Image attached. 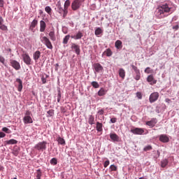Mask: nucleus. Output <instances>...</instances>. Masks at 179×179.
<instances>
[{"mask_svg":"<svg viewBox=\"0 0 179 179\" xmlns=\"http://www.w3.org/2000/svg\"><path fill=\"white\" fill-rule=\"evenodd\" d=\"M171 10V8L169 6V4L166 3L162 4L157 8L155 11V16L158 19H164V17H167V16H169L167 13H170Z\"/></svg>","mask_w":179,"mask_h":179,"instance_id":"obj_1","label":"nucleus"},{"mask_svg":"<svg viewBox=\"0 0 179 179\" xmlns=\"http://www.w3.org/2000/svg\"><path fill=\"white\" fill-rule=\"evenodd\" d=\"M34 149L44 152L47 149V143L45 141L39 142L34 146Z\"/></svg>","mask_w":179,"mask_h":179,"instance_id":"obj_2","label":"nucleus"},{"mask_svg":"<svg viewBox=\"0 0 179 179\" xmlns=\"http://www.w3.org/2000/svg\"><path fill=\"white\" fill-rule=\"evenodd\" d=\"M41 41L45 44V45H46L47 48H49V50H52V43H51V41H50L48 38L46 36H43Z\"/></svg>","mask_w":179,"mask_h":179,"instance_id":"obj_3","label":"nucleus"},{"mask_svg":"<svg viewBox=\"0 0 179 179\" xmlns=\"http://www.w3.org/2000/svg\"><path fill=\"white\" fill-rule=\"evenodd\" d=\"M82 6V1L80 0H74L71 3V9L73 10H78Z\"/></svg>","mask_w":179,"mask_h":179,"instance_id":"obj_4","label":"nucleus"},{"mask_svg":"<svg viewBox=\"0 0 179 179\" xmlns=\"http://www.w3.org/2000/svg\"><path fill=\"white\" fill-rule=\"evenodd\" d=\"M131 66L133 69V71H134L136 76H134V79L136 80H139V79H141V71L139 70V69H138V67L134 64H131Z\"/></svg>","mask_w":179,"mask_h":179,"instance_id":"obj_5","label":"nucleus"},{"mask_svg":"<svg viewBox=\"0 0 179 179\" xmlns=\"http://www.w3.org/2000/svg\"><path fill=\"white\" fill-rule=\"evenodd\" d=\"M22 59L26 65H31V58L27 53L22 55Z\"/></svg>","mask_w":179,"mask_h":179,"instance_id":"obj_6","label":"nucleus"},{"mask_svg":"<svg viewBox=\"0 0 179 179\" xmlns=\"http://www.w3.org/2000/svg\"><path fill=\"white\" fill-rule=\"evenodd\" d=\"M30 115V112L27 111L26 116L23 118V122L24 124H33V119H31V117Z\"/></svg>","mask_w":179,"mask_h":179,"instance_id":"obj_7","label":"nucleus"},{"mask_svg":"<svg viewBox=\"0 0 179 179\" xmlns=\"http://www.w3.org/2000/svg\"><path fill=\"white\" fill-rule=\"evenodd\" d=\"M10 64L15 71H19L20 69V63L16 60L10 59Z\"/></svg>","mask_w":179,"mask_h":179,"instance_id":"obj_8","label":"nucleus"},{"mask_svg":"<svg viewBox=\"0 0 179 179\" xmlns=\"http://www.w3.org/2000/svg\"><path fill=\"white\" fill-rule=\"evenodd\" d=\"M159 99V92H153L150 95L149 101L150 103H155V101H157Z\"/></svg>","mask_w":179,"mask_h":179,"instance_id":"obj_9","label":"nucleus"},{"mask_svg":"<svg viewBox=\"0 0 179 179\" xmlns=\"http://www.w3.org/2000/svg\"><path fill=\"white\" fill-rule=\"evenodd\" d=\"M131 132L134 134V135H143V134L145 132V130L142 128H135L131 129Z\"/></svg>","mask_w":179,"mask_h":179,"instance_id":"obj_10","label":"nucleus"},{"mask_svg":"<svg viewBox=\"0 0 179 179\" xmlns=\"http://www.w3.org/2000/svg\"><path fill=\"white\" fill-rule=\"evenodd\" d=\"M71 6V1L70 0H66L64 3V14H63V17L65 18L66 17V15H68V8Z\"/></svg>","mask_w":179,"mask_h":179,"instance_id":"obj_11","label":"nucleus"},{"mask_svg":"<svg viewBox=\"0 0 179 179\" xmlns=\"http://www.w3.org/2000/svg\"><path fill=\"white\" fill-rule=\"evenodd\" d=\"M57 10V11L60 14V15H64L65 14V8H62V5H61V1H59L56 5Z\"/></svg>","mask_w":179,"mask_h":179,"instance_id":"obj_12","label":"nucleus"},{"mask_svg":"<svg viewBox=\"0 0 179 179\" xmlns=\"http://www.w3.org/2000/svg\"><path fill=\"white\" fill-rule=\"evenodd\" d=\"M71 48L72 50H75V52L76 54H77V55H80V46H79L78 45H76V43H72Z\"/></svg>","mask_w":179,"mask_h":179,"instance_id":"obj_13","label":"nucleus"},{"mask_svg":"<svg viewBox=\"0 0 179 179\" xmlns=\"http://www.w3.org/2000/svg\"><path fill=\"white\" fill-rule=\"evenodd\" d=\"M93 67L95 71H96L98 73L103 71V66H101V64H100L99 63L94 64Z\"/></svg>","mask_w":179,"mask_h":179,"instance_id":"obj_14","label":"nucleus"},{"mask_svg":"<svg viewBox=\"0 0 179 179\" xmlns=\"http://www.w3.org/2000/svg\"><path fill=\"white\" fill-rule=\"evenodd\" d=\"M159 141L163 143H167V142L170 141V138H169V136H167V135L162 134L159 136Z\"/></svg>","mask_w":179,"mask_h":179,"instance_id":"obj_15","label":"nucleus"},{"mask_svg":"<svg viewBox=\"0 0 179 179\" xmlns=\"http://www.w3.org/2000/svg\"><path fill=\"white\" fill-rule=\"evenodd\" d=\"M110 138L113 142H120V136H118V135H117L115 133L110 134Z\"/></svg>","mask_w":179,"mask_h":179,"instance_id":"obj_16","label":"nucleus"},{"mask_svg":"<svg viewBox=\"0 0 179 179\" xmlns=\"http://www.w3.org/2000/svg\"><path fill=\"white\" fill-rule=\"evenodd\" d=\"M40 57H41V52L39 50H36L34 54H33V58L36 62L38 61L40 59Z\"/></svg>","mask_w":179,"mask_h":179,"instance_id":"obj_17","label":"nucleus"},{"mask_svg":"<svg viewBox=\"0 0 179 179\" xmlns=\"http://www.w3.org/2000/svg\"><path fill=\"white\" fill-rule=\"evenodd\" d=\"M45 27H47V24H45V22L41 20L40 21V31H41V33H44V31H45Z\"/></svg>","mask_w":179,"mask_h":179,"instance_id":"obj_18","label":"nucleus"},{"mask_svg":"<svg viewBox=\"0 0 179 179\" xmlns=\"http://www.w3.org/2000/svg\"><path fill=\"white\" fill-rule=\"evenodd\" d=\"M147 81L149 82L150 85H156V83H157V80H155V78L152 75L148 76Z\"/></svg>","mask_w":179,"mask_h":179,"instance_id":"obj_19","label":"nucleus"},{"mask_svg":"<svg viewBox=\"0 0 179 179\" xmlns=\"http://www.w3.org/2000/svg\"><path fill=\"white\" fill-rule=\"evenodd\" d=\"M0 30L8 31V27L3 24V19L2 17L0 18Z\"/></svg>","mask_w":179,"mask_h":179,"instance_id":"obj_20","label":"nucleus"},{"mask_svg":"<svg viewBox=\"0 0 179 179\" xmlns=\"http://www.w3.org/2000/svg\"><path fill=\"white\" fill-rule=\"evenodd\" d=\"M16 82L17 83H18L17 90L18 92H20L22 89H23V82L22 81V80H20V78H17Z\"/></svg>","mask_w":179,"mask_h":179,"instance_id":"obj_21","label":"nucleus"},{"mask_svg":"<svg viewBox=\"0 0 179 179\" xmlns=\"http://www.w3.org/2000/svg\"><path fill=\"white\" fill-rule=\"evenodd\" d=\"M83 37V34L81 31H78L76 35L71 36V38H74V40H80Z\"/></svg>","mask_w":179,"mask_h":179,"instance_id":"obj_22","label":"nucleus"},{"mask_svg":"<svg viewBox=\"0 0 179 179\" xmlns=\"http://www.w3.org/2000/svg\"><path fill=\"white\" fill-rule=\"evenodd\" d=\"M96 129L98 132H103V124L99 122H97Z\"/></svg>","mask_w":179,"mask_h":179,"instance_id":"obj_23","label":"nucleus"},{"mask_svg":"<svg viewBox=\"0 0 179 179\" xmlns=\"http://www.w3.org/2000/svg\"><path fill=\"white\" fill-rule=\"evenodd\" d=\"M115 46L117 50H121L122 48V41L117 40L115 43Z\"/></svg>","mask_w":179,"mask_h":179,"instance_id":"obj_24","label":"nucleus"},{"mask_svg":"<svg viewBox=\"0 0 179 179\" xmlns=\"http://www.w3.org/2000/svg\"><path fill=\"white\" fill-rule=\"evenodd\" d=\"M104 55H106V57H111L113 55V52L111 51V49H106L102 54V56Z\"/></svg>","mask_w":179,"mask_h":179,"instance_id":"obj_25","label":"nucleus"},{"mask_svg":"<svg viewBox=\"0 0 179 179\" xmlns=\"http://www.w3.org/2000/svg\"><path fill=\"white\" fill-rule=\"evenodd\" d=\"M156 124H157V122L155 120H152L150 121L146 122V125H148V127H151V128H153V127H155Z\"/></svg>","mask_w":179,"mask_h":179,"instance_id":"obj_26","label":"nucleus"},{"mask_svg":"<svg viewBox=\"0 0 179 179\" xmlns=\"http://www.w3.org/2000/svg\"><path fill=\"white\" fill-rule=\"evenodd\" d=\"M107 94V90H105L104 88H101L98 92V96H105V94Z\"/></svg>","mask_w":179,"mask_h":179,"instance_id":"obj_27","label":"nucleus"},{"mask_svg":"<svg viewBox=\"0 0 179 179\" xmlns=\"http://www.w3.org/2000/svg\"><path fill=\"white\" fill-rule=\"evenodd\" d=\"M49 37L52 41H55L57 38L55 37V31H52L49 33Z\"/></svg>","mask_w":179,"mask_h":179,"instance_id":"obj_28","label":"nucleus"},{"mask_svg":"<svg viewBox=\"0 0 179 179\" xmlns=\"http://www.w3.org/2000/svg\"><path fill=\"white\" fill-rule=\"evenodd\" d=\"M119 76L122 79H125V70H124V69H119Z\"/></svg>","mask_w":179,"mask_h":179,"instance_id":"obj_29","label":"nucleus"},{"mask_svg":"<svg viewBox=\"0 0 179 179\" xmlns=\"http://www.w3.org/2000/svg\"><path fill=\"white\" fill-rule=\"evenodd\" d=\"M5 143H6V145H16V143H17V141L15 139H10L5 141Z\"/></svg>","mask_w":179,"mask_h":179,"instance_id":"obj_30","label":"nucleus"},{"mask_svg":"<svg viewBox=\"0 0 179 179\" xmlns=\"http://www.w3.org/2000/svg\"><path fill=\"white\" fill-rule=\"evenodd\" d=\"M167 164H169V159H164L161 162V166L164 169V167H166V166H167Z\"/></svg>","mask_w":179,"mask_h":179,"instance_id":"obj_31","label":"nucleus"},{"mask_svg":"<svg viewBox=\"0 0 179 179\" xmlns=\"http://www.w3.org/2000/svg\"><path fill=\"white\" fill-rule=\"evenodd\" d=\"M88 123L90 124V125H93L94 124V116L90 115L88 119Z\"/></svg>","mask_w":179,"mask_h":179,"instance_id":"obj_32","label":"nucleus"},{"mask_svg":"<svg viewBox=\"0 0 179 179\" xmlns=\"http://www.w3.org/2000/svg\"><path fill=\"white\" fill-rule=\"evenodd\" d=\"M101 33H103V30L100 27H98L95 30V36H100V34H101Z\"/></svg>","mask_w":179,"mask_h":179,"instance_id":"obj_33","label":"nucleus"},{"mask_svg":"<svg viewBox=\"0 0 179 179\" xmlns=\"http://www.w3.org/2000/svg\"><path fill=\"white\" fill-rule=\"evenodd\" d=\"M69 38H71V36L66 35L63 39V44H68V41H69Z\"/></svg>","mask_w":179,"mask_h":179,"instance_id":"obj_34","label":"nucleus"},{"mask_svg":"<svg viewBox=\"0 0 179 179\" xmlns=\"http://www.w3.org/2000/svg\"><path fill=\"white\" fill-rule=\"evenodd\" d=\"M41 176H42L41 170L38 169L36 172V179H41Z\"/></svg>","mask_w":179,"mask_h":179,"instance_id":"obj_35","label":"nucleus"},{"mask_svg":"<svg viewBox=\"0 0 179 179\" xmlns=\"http://www.w3.org/2000/svg\"><path fill=\"white\" fill-rule=\"evenodd\" d=\"M37 23H38L37 20H34L31 23L30 27H32V29H34V27L37 26Z\"/></svg>","mask_w":179,"mask_h":179,"instance_id":"obj_36","label":"nucleus"},{"mask_svg":"<svg viewBox=\"0 0 179 179\" xmlns=\"http://www.w3.org/2000/svg\"><path fill=\"white\" fill-rule=\"evenodd\" d=\"M57 142L60 145H65V140L61 137L57 138Z\"/></svg>","mask_w":179,"mask_h":179,"instance_id":"obj_37","label":"nucleus"},{"mask_svg":"<svg viewBox=\"0 0 179 179\" xmlns=\"http://www.w3.org/2000/svg\"><path fill=\"white\" fill-rule=\"evenodd\" d=\"M92 86H93L94 89H99L100 87V85H99V83L96 81H93L92 83Z\"/></svg>","mask_w":179,"mask_h":179,"instance_id":"obj_38","label":"nucleus"},{"mask_svg":"<svg viewBox=\"0 0 179 179\" xmlns=\"http://www.w3.org/2000/svg\"><path fill=\"white\" fill-rule=\"evenodd\" d=\"M47 113H48L47 117H53V115H54V110L53 109H50V110H49L47 112Z\"/></svg>","mask_w":179,"mask_h":179,"instance_id":"obj_39","label":"nucleus"},{"mask_svg":"<svg viewBox=\"0 0 179 179\" xmlns=\"http://www.w3.org/2000/svg\"><path fill=\"white\" fill-rule=\"evenodd\" d=\"M45 10L46 13H48V15H51V11L52 10V9H51V7H50V6H46L45 8Z\"/></svg>","mask_w":179,"mask_h":179,"instance_id":"obj_40","label":"nucleus"},{"mask_svg":"<svg viewBox=\"0 0 179 179\" xmlns=\"http://www.w3.org/2000/svg\"><path fill=\"white\" fill-rule=\"evenodd\" d=\"M58 162L57 161L56 158H52L50 160V164H53L54 166H55L56 164H57Z\"/></svg>","mask_w":179,"mask_h":179,"instance_id":"obj_41","label":"nucleus"},{"mask_svg":"<svg viewBox=\"0 0 179 179\" xmlns=\"http://www.w3.org/2000/svg\"><path fill=\"white\" fill-rule=\"evenodd\" d=\"M117 166L114 164H112L110 166V171H117Z\"/></svg>","mask_w":179,"mask_h":179,"instance_id":"obj_42","label":"nucleus"},{"mask_svg":"<svg viewBox=\"0 0 179 179\" xmlns=\"http://www.w3.org/2000/svg\"><path fill=\"white\" fill-rule=\"evenodd\" d=\"M148 150H152V147L151 145H147L144 148L143 151L144 152H148Z\"/></svg>","mask_w":179,"mask_h":179,"instance_id":"obj_43","label":"nucleus"},{"mask_svg":"<svg viewBox=\"0 0 179 179\" xmlns=\"http://www.w3.org/2000/svg\"><path fill=\"white\" fill-rule=\"evenodd\" d=\"M2 131L6 134H10V131H9V129H8V127H3Z\"/></svg>","mask_w":179,"mask_h":179,"instance_id":"obj_44","label":"nucleus"},{"mask_svg":"<svg viewBox=\"0 0 179 179\" xmlns=\"http://www.w3.org/2000/svg\"><path fill=\"white\" fill-rule=\"evenodd\" d=\"M0 62H1V64H3V65H5V57H3L1 55H0Z\"/></svg>","mask_w":179,"mask_h":179,"instance_id":"obj_45","label":"nucleus"},{"mask_svg":"<svg viewBox=\"0 0 179 179\" xmlns=\"http://www.w3.org/2000/svg\"><path fill=\"white\" fill-rule=\"evenodd\" d=\"M109 164H110V161H109V160H106V161L104 162V164H103V167H104L105 169H106V167H108Z\"/></svg>","mask_w":179,"mask_h":179,"instance_id":"obj_46","label":"nucleus"},{"mask_svg":"<svg viewBox=\"0 0 179 179\" xmlns=\"http://www.w3.org/2000/svg\"><path fill=\"white\" fill-rule=\"evenodd\" d=\"M41 80L43 84L47 83V77L45 78L44 76H42Z\"/></svg>","mask_w":179,"mask_h":179,"instance_id":"obj_47","label":"nucleus"},{"mask_svg":"<svg viewBox=\"0 0 179 179\" xmlns=\"http://www.w3.org/2000/svg\"><path fill=\"white\" fill-rule=\"evenodd\" d=\"M110 122L112 124H115V122H117V117H113L110 119Z\"/></svg>","mask_w":179,"mask_h":179,"instance_id":"obj_48","label":"nucleus"},{"mask_svg":"<svg viewBox=\"0 0 179 179\" xmlns=\"http://www.w3.org/2000/svg\"><path fill=\"white\" fill-rule=\"evenodd\" d=\"M136 96H137L138 99H139L140 100L142 99V93H141V92H137V93H136Z\"/></svg>","mask_w":179,"mask_h":179,"instance_id":"obj_49","label":"nucleus"},{"mask_svg":"<svg viewBox=\"0 0 179 179\" xmlns=\"http://www.w3.org/2000/svg\"><path fill=\"white\" fill-rule=\"evenodd\" d=\"M98 114H99V115H103V114H104V110L103 109H101L98 111Z\"/></svg>","mask_w":179,"mask_h":179,"instance_id":"obj_50","label":"nucleus"},{"mask_svg":"<svg viewBox=\"0 0 179 179\" xmlns=\"http://www.w3.org/2000/svg\"><path fill=\"white\" fill-rule=\"evenodd\" d=\"M5 1L3 0H0V8H3Z\"/></svg>","mask_w":179,"mask_h":179,"instance_id":"obj_51","label":"nucleus"},{"mask_svg":"<svg viewBox=\"0 0 179 179\" xmlns=\"http://www.w3.org/2000/svg\"><path fill=\"white\" fill-rule=\"evenodd\" d=\"M145 73H150V67H147V68L145 69Z\"/></svg>","mask_w":179,"mask_h":179,"instance_id":"obj_52","label":"nucleus"},{"mask_svg":"<svg viewBox=\"0 0 179 179\" xmlns=\"http://www.w3.org/2000/svg\"><path fill=\"white\" fill-rule=\"evenodd\" d=\"M5 136H6V134L2 131H0V138H5Z\"/></svg>","mask_w":179,"mask_h":179,"instance_id":"obj_53","label":"nucleus"},{"mask_svg":"<svg viewBox=\"0 0 179 179\" xmlns=\"http://www.w3.org/2000/svg\"><path fill=\"white\" fill-rule=\"evenodd\" d=\"M172 29H173V30H178V29H179V25L177 24V25H176V26H173V27H172Z\"/></svg>","mask_w":179,"mask_h":179,"instance_id":"obj_54","label":"nucleus"},{"mask_svg":"<svg viewBox=\"0 0 179 179\" xmlns=\"http://www.w3.org/2000/svg\"><path fill=\"white\" fill-rule=\"evenodd\" d=\"M61 101V93L58 94L57 102L59 103Z\"/></svg>","mask_w":179,"mask_h":179,"instance_id":"obj_55","label":"nucleus"},{"mask_svg":"<svg viewBox=\"0 0 179 179\" xmlns=\"http://www.w3.org/2000/svg\"><path fill=\"white\" fill-rule=\"evenodd\" d=\"M165 101H166V103H168L169 104V103H171V100L169 98L166 99Z\"/></svg>","mask_w":179,"mask_h":179,"instance_id":"obj_56","label":"nucleus"},{"mask_svg":"<svg viewBox=\"0 0 179 179\" xmlns=\"http://www.w3.org/2000/svg\"><path fill=\"white\" fill-rule=\"evenodd\" d=\"M7 51H8V52H12V49L8 48V49L7 50Z\"/></svg>","mask_w":179,"mask_h":179,"instance_id":"obj_57","label":"nucleus"},{"mask_svg":"<svg viewBox=\"0 0 179 179\" xmlns=\"http://www.w3.org/2000/svg\"><path fill=\"white\" fill-rule=\"evenodd\" d=\"M13 155H15V156H17V152H13Z\"/></svg>","mask_w":179,"mask_h":179,"instance_id":"obj_58","label":"nucleus"},{"mask_svg":"<svg viewBox=\"0 0 179 179\" xmlns=\"http://www.w3.org/2000/svg\"><path fill=\"white\" fill-rule=\"evenodd\" d=\"M57 66H59L58 64H56Z\"/></svg>","mask_w":179,"mask_h":179,"instance_id":"obj_59","label":"nucleus"},{"mask_svg":"<svg viewBox=\"0 0 179 179\" xmlns=\"http://www.w3.org/2000/svg\"><path fill=\"white\" fill-rule=\"evenodd\" d=\"M99 1H104V0H99Z\"/></svg>","mask_w":179,"mask_h":179,"instance_id":"obj_60","label":"nucleus"}]
</instances>
